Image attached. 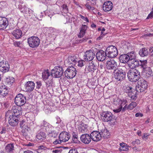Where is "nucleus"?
<instances>
[{
  "instance_id": "nucleus-1",
  "label": "nucleus",
  "mask_w": 153,
  "mask_h": 153,
  "mask_svg": "<svg viewBox=\"0 0 153 153\" xmlns=\"http://www.w3.org/2000/svg\"><path fill=\"white\" fill-rule=\"evenodd\" d=\"M101 118L104 122H108L110 126H114L116 122L115 117L110 112L104 111L101 114Z\"/></svg>"
},
{
  "instance_id": "nucleus-2",
  "label": "nucleus",
  "mask_w": 153,
  "mask_h": 153,
  "mask_svg": "<svg viewBox=\"0 0 153 153\" xmlns=\"http://www.w3.org/2000/svg\"><path fill=\"white\" fill-rule=\"evenodd\" d=\"M127 76L129 81L132 82L137 81L140 77V72L136 68L130 69L127 73Z\"/></svg>"
},
{
  "instance_id": "nucleus-3",
  "label": "nucleus",
  "mask_w": 153,
  "mask_h": 153,
  "mask_svg": "<svg viewBox=\"0 0 153 153\" xmlns=\"http://www.w3.org/2000/svg\"><path fill=\"white\" fill-rule=\"evenodd\" d=\"M125 68L123 67L119 68L116 72H113L114 77L117 81H121L125 79L126 73L125 70Z\"/></svg>"
},
{
  "instance_id": "nucleus-4",
  "label": "nucleus",
  "mask_w": 153,
  "mask_h": 153,
  "mask_svg": "<svg viewBox=\"0 0 153 153\" xmlns=\"http://www.w3.org/2000/svg\"><path fill=\"white\" fill-rule=\"evenodd\" d=\"M63 70L62 66H56L51 70V74L53 77L59 78L63 75Z\"/></svg>"
},
{
  "instance_id": "nucleus-5",
  "label": "nucleus",
  "mask_w": 153,
  "mask_h": 153,
  "mask_svg": "<svg viewBox=\"0 0 153 153\" xmlns=\"http://www.w3.org/2000/svg\"><path fill=\"white\" fill-rule=\"evenodd\" d=\"M107 56L110 58H113L117 56L118 53L117 48L114 46L111 45L108 47L105 50Z\"/></svg>"
},
{
  "instance_id": "nucleus-6",
  "label": "nucleus",
  "mask_w": 153,
  "mask_h": 153,
  "mask_svg": "<svg viewBox=\"0 0 153 153\" xmlns=\"http://www.w3.org/2000/svg\"><path fill=\"white\" fill-rule=\"evenodd\" d=\"M26 102L25 96L21 94H18L15 99V102L18 106L20 107L24 105Z\"/></svg>"
},
{
  "instance_id": "nucleus-7",
  "label": "nucleus",
  "mask_w": 153,
  "mask_h": 153,
  "mask_svg": "<svg viewBox=\"0 0 153 153\" xmlns=\"http://www.w3.org/2000/svg\"><path fill=\"white\" fill-rule=\"evenodd\" d=\"M40 39L37 36H32L27 39V43L31 48H35L38 47L39 45Z\"/></svg>"
},
{
  "instance_id": "nucleus-8",
  "label": "nucleus",
  "mask_w": 153,
  "mask_h": 153,
  "mask_svg": "<svg viewBox=\"0 0 153 153\" xmlns=\"http://www.w3.org/2000/svg\"><path fill=\"white\" fill-rule=\"evenodd\" d=\"M77 71L73 66L68 67L64 72L65 75L68 79H72L76 74Z\"/></svg>"
},
{
  "instance_id": "nucleus-9",
  "label": "nucleus",
  "mask_w": 153,
  "mask_h": 153,
  "mask_svg": "<svg viewBox=\"0 0 153 153\" xmlns=\"http://www.w3.org/2000/svg\"><path fill=\"white\" fill-rule=\"evenodd\" d=\"M146 81L143 79L138 81V85L136 87V91L138 92H143L147 88Z\"/></svg>"
},
{
  "instance_id": "nucleus-10",
  "label": "nucleus",
  "mask_w": 153,
  "mask_h": 153,
  "mask_svg": "<svg viewBox=\"0 0 153 153\" xmlns=\"http://www.w3.org/2000/svg\"><path fill=\"white\" fill-rule=\"evenodd\" d=\"M18 8L21 10V12L28 15L29 16H30L33 13V11L29 8L27 7L25 5H24L23 7L22 5H18Z\"/></svg>"
},
{
  "instance_id": "nucleus-11",
  "label": "nucleus",
  "mask_w": 153,
  "mask_h": 153,
  "mask_svg": "<svg viewBox=\"0 0 153 153\" xmlns=\"http://www.w3.org/2000/svg\"><path fill=\"white\" fill-rule=\"evenodd\" d=\"M107 68L109 70H114V72H116L117 68V62L114 60L108 61L106 64Z\"/></svg>"
},
{
  "instance_id": "nucleus-12",
  "label": "nucleus",
  "mask_w": 153,
  "mask_h": 153,
  "mask_svg": "<svg viewBox=\"0 0 153 153\" xmlns=\"http://www.w3.org/2000/svg\"><path fill=\"white\" fill-rule=\"evenodd\" d=\"M78 59L77 56H70L66 60L67 63L69 65H71V66L75 65H76Z\"/></svg>"
},
{
  "instance_id": "nucleus-13",
  "label": "nucleus",
  "mask_w": 153,
  "mask_h": 153,
  "mask_svg": "<svg viewBox=\"0 0 153 153\" xmlns=\"http://www.w3.org/2000/svg\"><path fill=\"white\" fill-rule=\"evenodd\" d=\"M10 68V65L8 62H4L3 60L0 61V71L5 73L8 72Z\"/></svg>"
},
{
  "instance_id": "nucleus-14",
  "label": "nucleus",
  "mask_w": 153,
  "mask_h": 153,
  "mask_svg": "<svg viewBox=\"0 0 153 153\" xmlns=\"http://www.w3.org/2000/svg\"><path fill=\"white\" fill-rule=\"evenodd\" d=\"M107 56L106 51H104L102 50L98 51L96 54V57L97 59L99 61H104Z\"/></svg>"
},
{
  "instance_id": "nucleus-15",
  "label": "nucleus",
  "mask_w": 153,
  "mask_h": 153,
  "mask_svg": "<svg viewBox=\"0 0 153 153\" xmlns=\"http://www.w3.org/2000/svg\"><path fill=\"white\" fill-rule=\"evenodd\" d=\"M90 134L92 140L94 141H98L102 138L101 134L98 131H94Z\"/></svg>"
},
{
  "instance_id": "nucleus-16",
  "label": "nucleus",
  "mask_w": 153,
  "mask_h": 153,
  "mask_svg": "<svg viewBox=\"0 0 153 153\" xmlns=\"http://www.w3.org/2000/svg\"><path fill=\"white\" fill-rule=\"evenodd\" d=\"M95 54L91 50L87 51L84 55V59L86 61L92 60L95 57Z\"/></svg>"
},
{
  "instance_id": "nucleus-17",
  "label": "nucleus",
  "mask_w": 153,
  "mask_h": 153,
  "mask_svg": "<svg viewBox=\"0 0 153 153\" xmlns=\"http://www.w3.org/2000/svg\"><path fill=\"white\" fill-rule=\"evenodd\" d=\"M91 135L85 134H82L80 137L81 141L85 144H89L91 141Z\"/></svg>"
},
{
  "instance_id": "nucleus-18",
  "label": "nucleus",
  "mask_w": 153,
  "mask_h": 153,
  "mask_svg": "<svg viewBox=\"0 0 153 153\" xmlns=\"http://www.w3.org/2000/svg\"><path fill=\"white\" fill-rule=\"evenodd\" d=\"M8 22L5 17H0V30H4L7 26Z\"/></svg>"
},
{
  "instance_id": "nucleus-19",
  "label": "nucleus",
  "mask_w": 153,
  "mask_h": 153,
  "mask_svg": "<svg viewBox=\"0 0 153 153\" xmlns=\"http://www.w3.org/2000/svg\"><path fill=\"white\" fill-rule=\"evenodd\" d=\"M18 117L10 115L9 117L8 120L9 124L12 126H17L19 122Z\"/></svg>"
},
{
  "instance_id": "nucleus-20",
  "label": "nucleus",
  "mask_w": 153,
  "mask_h": 153,
  "mask_svg": "<svg viewBox=\"0 0 153 153\" xmlns=\"http://www.w3.org/2000/svg\"><path fill=\"white\" fill-rule=\"evenodd\" d=\"M70 137V136L68 133L65 131L62 132L59 135V139L62 142H65L68 141Z\"/></svg>"
},
{
  "instance_id": "nucleus-21",
  "label": "nucleus",
  "mask_w": 153,
  "mask_h": 153,
  "mask_svg": "<svg viewBox=\"0 0 153 153\" xmlns=\"http://www.w3.org/2000/svg\"><path fill=\"white\" fill-rule=\"evenodd\" d=\"M97 69V66L96 64L92 61L89 63L86 67V69L92 73H93Z\"/></svg>"
},
{
  "instance_id": "nucleus-22",
  "label": "nucleus",
  "mask_w": 153,
  "mask_h": 153,
  "mask_svg": "<svg viewBox=\"0 0 153 153\" xmlns=\"http://www.w3.org/2000/svg\"><path fill=\"white\" fill-rule=\"evenodd\" d=\"M113 4L110 1H108L104 3L103 5L102 9L105 12H108L111 10L113 8Z\"/></svg>"
},
{
  "instance_id": "nucleus-23",
  "label": "nucleus",
  "mask_w": 153,
  "mask_h": 153,
  "mask_svg": "<svg viewBox=\"0 0 153 153\" xmlns=\"http://www.w3.org/2000/svg\"><path fill=\"white\" fill-rule=\"evenodd\" d=\"M35 86V83L33 82L28 81L25 84V87L26 91L30 92L33 90Z\"/></svg>"
},
{
  "instance_id": "nucleus-24",
  "label": "nucleus",
  "mask_w": 153,
  "mask_h": 153,
  "mask_svg": "<svg viewBox=\"0 0 153 153\" xmlns=\"http://www.w3.org/2000/svg\"><path fill=\"white\" fill-rule=\"evenodd\" d=\"M42 126L45 127L46 131L49 133H51L52 131L54 130V127L45 120L43 121V123L42 125Z\"/></svg>"
},
{
  "instance_id": "nucleus-25",
  "label": "nucleus",
  "mask_w": 153,
  "mask_h": 153,
  "mask_svg": "<svg viewBox=\"0 0 153 153\" xmlns=\"http://www.w3.org/2000/svg\"><path fill=\"white\" fill-rule=\"evenodd\" d=\"M8 94V88L4 85L0 86V95L1 97H4Z\"/></svg>"
},
{
  "instance_id": "nucleus-26",
  "label": "nucleus",
  "mask_w": 153,
  "mask_h": 153,
  "mask_svg": "<svg viewBox=\"0 0 153 153\" xmlns=\"http://www.w3.org/2000/svg\"><path fill=\"white\" fill-rule=\"evenodd\" d=\"M22 111L18 109V107L17 106H13L11 110V112L13 114L11 115L13 116L19 117L20 114H21Z\"/></svg>"
},
{
  "instance_id": "nucleus-27",
  "label": "nucleus",
  "mask_w": 153,
  "mask_h": 153,
  "mask_svg": "<svg viewBox=\"0 0 153 153\" xmlns=\"http://www.w3.org/2000/svg\"><path fill=\"white\" fill-rule=\"evenodd\" d=\"M128 56L127 54H123L120 56L119 59L120 62L126 63L129 62Z\"/></svg>"
},
{
  "instance_id": "nucleus-28",
  "label": "nucleus",
  "mask_w": 153,
  "mask_h": 153,
  "mask_svg": "<svg viewBox=\"0 0 153 153\" xmlns=\"http://www.w3.org/2000/svg\"><path fill=\"white\" fill-rule=\"evenodd\" d=\"M12 33L16 39L21 38L22 34V31L19 29L14 30Z\"/></svg>"
},
{
  "instance_id": "nucleus-29",
  "label": "nucleus",
  "mask_w": 153,
  "mask_h": 153,
  "mask_svg": "<svg viewBox=\"0 0 153 153\" xmlns=\"http://www.w3.org/2000/svg\"><path fill=\"white\" fill-rule=\"evenodd\" d=\"M46 134L45 133L43 132H40L38 133L36 136V138L37 141H42L45 139Z\"/></svg>"
},
{
  "instance_id": "nucleus-30",
  "label": "nucleus",
  "mask_w": 153,
  "mask_h": 153,
  "mask_svg": "<svg viewBox=\"0 0 153 153\" xmlns=\"http://www.w3.org/2000/svg\"><path fill=\"white\" fill-rule=\"evenodd\" d=\"M138 91H137L136 89L134 90V89H133L132 90V92H130L128 94V96L130 97L131 98L130 100H135L137 98V92Z\"/></svg>"
},
{
  "instance_id": "nucleus-31",
  "label": "nucleus",
  "mask_w": 153,
  "mask_h": 153,
  "mask_svg": "<svg viewBox=\"0 0 153 153\" xmlns=\"http://www.w3.org/2000/svg\"><path fill=\"white\" fill-rule=\"evenodd\" d=\"M139 54L141 56L143 57L148 55L149 52L147 48H143L139 51Z\"/></svg>"
},
{
  "instance_id": "nucleus-32",
  "label": "nucleus",
  "mask_w": 153,
  "mask_h": 153,
  "mask_svg": "<svg viewBox=\"0 0 153 153\" xmlns=\"http://www.w3.org/2000/svg\"><path fill=\"white\" fill-rule=\"evenodd\" d=\"M51 75L50 71L48 69L44 70L42 73V77L44 80H47Z\"/></svg>"
},
{
  "instance_id": "nucleus-33",
  "label": "nucleus",
  "mask_w": 153,
  "mask_h": 153,
  "mask_svg": "<svg viewBox=\"0 0 153 153\" xmlns=\"http://www.w3.org/2000/svg\"><path fill=\"white\" fill-rule=\"evenodd\" d=\"M147 61L146 60H140V61L139 67L143 69V70H145L148 67H147Z\"/></svg>"
},
{
  "instance_id": "nucleus-34",
  "label": "nucleus",
  "mask_w": 153,
  "mask_h": 153,
  "mask_svg": "<svg viewBox=\"0 0 153 153\" xmlns=\"http://www.w3.org/2000/svg\"><path fill=\"white\" fill-rule=\"evenodd\" d=\"M88 125L82 122L81 123L80 128L79 129V131L80 132H84L85 131L87 130L88 127Z\"/></svg>"
},
{
  "instance_id": "nucleus-35",
  "label": "nucleus",
  "mask_w": 153,
  "mask_h": 153,
  "mask_svg": "<svg viewBox=\"0 0 153 153\" xmlns=\"http://www.w3.org/2000/svg\"><path fill=\"white\" fill-rule=\"evenodd\" d=\"M101 136L105 138H108L110 134L109 132L106 129H105L104 130L102 131L101 132Z\"/></svg>"
},
{
  "instance_id": "nucleus-36",
  "label": "nucleus",
  "mask_w": 153,
  "mask_h": 153,
  "mask_svg": "<svg viewBox=\"0 0 153 153\" xmlns=\"http://www.w3.org/2000/svg\"><path fill=\"white\" fill-rule=\"evenodd\" d=\"M123 88L124 92L127 94L128 95L129 93H130V92H132V90L133 89L131 86L128 85H125Z\"/></svg>"
},
{
  "instance_id": "nucleus-37",
  "label": "nucleus",
  "mask_w": 153,
  "mask_h": 153,
  "mask_svg": "<svg viewBox=\"0 0 153 153\" xmlns=\"http://www.w3.org/2000/svg\"><path fill=\"white\" fill-rule=\"evenodd\" d=\"M127 54L128 56L129 61L136 59V55L134 52L131 51L127 53Z\"/></svg>"
},
{
  "instance_id": "nucleus-38",
  "label": "nucleus",
  "mask_w": 153,
  "mask_h": 153,
  "mask_svg": "<svg viewBox=\"0 0 153 153\" xmlns=\"http://www.w3.org/2000/svg\"><path fill=\"white\" fill-rule=\"evenodd\" d=\"M5 149L7 152L11 153L14 149V147L13 144H8L6 147Z\"/></svg>"
},
{
  "instance_id": "nucleus-39",
  "label": "nucleus",
  "mask_w": 153,
  "mask_h": 153,
  "mask_svg": "<svg viewBox=\"0 0 153 153\" xmlns=\"http://www.w3.org/2000/svg\"><path fill=\"white\" fill-rule=\"evenodd\" d=\"M145 70L146 71L145 76L146 77H149L152 75V72L150 68L148 67Z\"/></svg>"
},
{
  "instance_id": "nucleus-40",
  "label": "nucleus",
  "mask_w": 153,
  "mask_h": 153,
  "mask_svg": "<svg viewBox=\"0 0 153 153\" xmlns=\"http://www.w3.org/2000/svg\"><path fill=\"white\" fill-rule=\"evenodd\" d=\"M22 129V132L23 133L24 136H26L27 134V132L28 131L29 127L27 126L25 124L23 125V126L21 128Z\"/></svg>"
},
{
  "instance_id": "nucleus-41",
  "label": "nucleus",
  "mask_w": 153,
  "mask_h": 153,
  "mask_svg": "<svg viewBox=\"0 0 153 153\" xmlns=\"http://www.w3.org/2000/svg\"><path fill=\"white\" fill-rule=\"evenodd\" d=\"M116 102H118L119 104H120V107H123V105H125L127 102V100H121L120 99H118L117 100Z\"/></svg>"
},
{
  "instance_id": "nucleus-42",
  "label": "nucleus",
  "mask_w": 153,
  "mask_h": 153,
  "mask_svg": "<svg viewBox=\"0 0 153 153\" xmlns=\"http://www.w3.org/2000/svg\"><path fill=\"white\" fill-rule=\"evenodd\" d=\"M14 82V79L13 77H9L6 78V82L9 85H11Z\"/></svg>"
},
{
  "instance_id": "nucleus-43",
  "label": "nucleus",
  "mask_w": 153,
  "mask_h": 153,
  "mask_svg": "<svg viewBox=\"0 0 153 153\" xmlns=\"http://www.w3.org/2000/svg\"><path fill=\"white\" fill-rule=\"evenodd\" d=\"M135 59H136L131 60L129 61L128 62V66L130 68V69L133 68H135V66L134 65V61L135 60Z\"/></svg>"
},
{
  "instance_id": "nucleus-44",
  "label": "nucleus",
  "mask_w": 153,
  "mask_h": 153,
  "mask_svg": "<svg viewBox=\"0 0 153 153\" xmlns=\"http://www.w3.org/2000/svg\"><path fill=\"white\" fill-rule=\"evenodd\" d=\"M85 64V62L83 60H79V59L78 60V62L76 63V64L77 66L79 67H83Z\"/></svg>"
},
{
  "instance_id": "nucleus-45",
  "label": "nucleus",
  "mask_w": 153,
  "mask_h": 153,
  "mask_svg": "<svg viewBox=\"0 0 153 153\" xmlns=\"http://www.w3.org/2000/svg\"><path fill=\"white\" fill-rule=\"evenodd\" d=\"M137 105V103L136 102H132L128 105V108H129V110H131L136 107Z\"/></svg>"
},
{
  "instance_id": "nucleus-46",
  "label": "nucleus",
  "mask_w": 153,
  "mask_h": 153,
  "mask_svg": "<svg viewBox=\"0 0 153 153\" xmlns=\"http://www.w3.org/2000/svg\"><path fill=\"white\" fill-rule=\"evenodd\" d=\"M62 7L63 9V11L65 13H68V9L67 5L65 4H63L62 6Z\"/></svg>"
},
{
  "instance_id": "nucleus-47",
  "label": "nucleus",
  "mask_w": 153,
  "mask_h": 153,
  "mask_svg": "<svg viewBox=\"0 0 153 153\" xmlns=\"http://www.w3.org/2000/svg\"><path fill=\"white\" fill-rule=\"evenodd\" d=\"M86 32V30L84 31V30L80 29L79 35H78V37L80 38L84 36Z\"/></svg>"
},
{
  "instance_id": "nucleus-48",
  "label": "nucleus",
  "mask_w": 153,
  "mask_h": 153,
  "mask_svg": "<svg viewBox=\"0 0 153 153\" xmlns=\"http://www.w3.org/2000/svg\"><path fill=\"white\" fill-rule=\"evenodd\" d=\"M119 150L120 151H126L128 150V147L127 146V144H125V145L123 146V147H120Z\"/></svg>"
},
{
  "instance_id": "nucleus-49",
  "label": "nucleus",
  "mask_w": 153,
  "mask_h": 153,
  "mask_svg": "<svg viewBox=\"0 0 153 153\" xmlns=\"http://www.w3.org/2000/svg\"><path fill=\"white\" fill-rule=\"evenodd\" d=\"M78 136L76 134H74L73 135L72 140L74 143H77Z\"/></svg>"
},
{
  "instance_id": "nucleus-50",
  "label": "nucleus",
  "mask_w": 153,
  "mask_h": 153,
  "mask_svg": "<svg viewBox=\"0 0 153 153\" xmlns=\"http://www.w3.org/2000/svg\"><path fill=\"white\" fill-rule=\"evenodd\" d=\"M50 136L52 137H53L54 138H55L57 136V134L56 132L54 131L53 130L52 131L51 133H49Z\"/></svg>"
},
{
  "instance_id": "nucleus-51",
  "label": "nucleus",
  "mask_w": 153,
  "mask_h": 153,
  "mask_svg": "<svg viewBox=\"0 0 153 153\" xmlns=\"http://www.w3.org/2000/svg\"><path fill=\"white\" fill-rule=\"evenodd\" d=\"M85 6L88 9L93 10L94 9V7L91 6L89 3H87L85 4Z\"/></svg>"
},
{
  "instance_id": "nucleus-52",
  "label": "nucleus",
  "mask_w": 153,
  "mask_h": 153,
  "mask_svg": "<svg viewBox=\"0 0 153 153\" xmlns=\"http://www.w3.org/2000/svg\"><path fill=\"white\" fill-rule=\"evenodd\" d=\"M98 68L99 69H103L105 68V65L104 63L99 64Z\"/></svg>"
},
{
  "instance_id": "nucleus-53",
  "label": "nucleus",
  "mask_w": 153,
  "mask_h": 153,
  "mask_svg": "<svg viewBox=\"0 0 153 153\" xmlns=\"http://www.w3.org/2000/svg\"><path fill=\"white\" fill-rule=\"evenodd\" d=\"M68 153H79L77 150L76 149H71Z\"/></svg>"
},
{
  "instance_id": "nucleus-54",
  "label": "nucleus",
  "mask_w": 153,
  "mask_h": 153,
  "mask_svg": "<svg viewBox=\"0 0 153 153\" xmlns=\"http://www.w3.org/2000/svg\"><path fill=\"white\" fill-rule=\"evenodd\" d=\"M36 88H37L39 89L42 86V83L40 81H37L36 82Z\"/></svg>"
},
{
  "instance_id": "nucleus-55",
  "label": "nucleus",
  "mask_w": 153,
  "mask_h": 153,
  "mask_svg": "<svg viewBox=\"0 0 153 153\" xmlns=\"http://www.w3.org/2000/svg\"><path fill=\"white\" fill-rule=\"evenodd\" d=\"M140 143V141L138 139L136 140L135 141H133L131 144L132 145L134 146V145L135 144H139Z\"/></svg>"
},
{
  "instance_id": "nucleus-56",
  "label": "nucleus",
  "mask_w": 153,
  "mask_h": 153,
  "mask_svg": "<svg viewBox=\"0 0 153 153\" xmlns=\"http://www.w3.org/2000/svg\"><path fill=\"white\" fill-rule=\"evenodd\" d=\"M122 106H120V107L118 108L113 110L114 111L115 113H118L122 111Z\"/></svg>"
},
{
  "instance_id": "nucleus-57",
  "label": "nucleus",
  "mask_w": 153,
  "mask_h": 153,
  "mask_svg": "<svg viewBox=\"0 0 153 153\" xmlns=\"http://www.w3.org/2000/svg\"><path fill=\"white\" fill-rule=\"evenodd\" d=\"M126 110H129V108H128V106H127V105H126L122 109V112H124Z\"/></svg>"
},
{
  "instance_id": "nucleus-58",
  "label": "nucleus",
  "mask_w": 153,
  "mask_h": 153,
  "mask_svg": "<svg viewBox=\"0 0 153 153\" xmlns=\"http://www.w3.org/2000/svg\"><path fill=\"white\" fill-rule=\"evenodd\" d=\"M139 63L140 62H139L137 59H136L134 61V65L135 66V68L139 67Z\"/></svg>"
},
{
  "instance_id": "nucleus-59",
  "label": "nucleus",
  "mask_w": 153,
  "mask_h": 153,
  "mask_svg": "<svg viewBox=\"0 0 153 153\" xmlns=\"http://www.w3.org/2000/svg\"><path fill=\"white\" fill-rule=\"evenodd\" d=\"M149 50L150 56H153V47H150L149 48Z\"/></svg>"
},
{
  "instance_id": "nucleus-60",
  "label": "nucleus",
  "mask_w": 153,
  "mask_h": 153,
  "mask_svg": "<svg viewBox=\"0 0 153 153\" xmlns=\"http://www.w3.org/2000/svg\"><path fill=\"white\" fill-rule=\"evenodd\" d=\"M62 142V141L60 140V139H59V140H57L53 142V143L54 144H61Z\"/></svg>"
},
{
  "instance_id": "nucleus-61",
  "label": "nucleus",
  "mask_w": 153,
  "mask_h": 153,
  "mask_svg": "<svg viewBox=\"0 0 153 153\" xmlns=\"http://www.w3.org/2000/svg\"><path fill=\"white\" fill-rule=\"evenodd\" d=\"M153 17V12L151 11V12L148 15L147 17L146 18V19H149V18L152 19Z\"/></svg>"
},
{
  "instance_id": "nucleus-62",
  "label": "nucleus",
  "mask_w": 153,
  "mask_h": 153,
  "mask_svg": "<svg viewBox=\"0 0 153 153\" xmlns=\"http://www.w3.org/2000/svg\"><path fill=\"white\" fill-rule=\"evenodd\" d=\"M14 45L16 47H19L21 44L20 42H14Z\"/></svg>"
},
{
  "instance_id": "nucleus-63",
  "label": "nucleus",
  "mask_w": 153,
  "mask_h": 153,
  "mask_svg": "<svg viewBox=\"0 0 153 153\" xmlns=\"http://www.w3.org/2000/svg\"><path fill=\"white\" fill-rule=\"evenodd\" d=\"M105 34H100V36L97 38V41H99L101 39H102L103 37L105 35Z\"/></svg>"
},
{
  "instance_id": "nucleus-64",
  "label": "nucleus",
  "mask_w": 153,
  "mask_h": 153,
  "mask_svg": "<svg viewBox=\"0 0 153 153\" xmlns=\"http://www.w3.org/2000/svg\"><path fill=\"white\" fill-rule=\"evenodd\" d=\"M87 27L86 25H82V27L80 29L84 30H86Z\"/></svg>"
}]
</instances>
